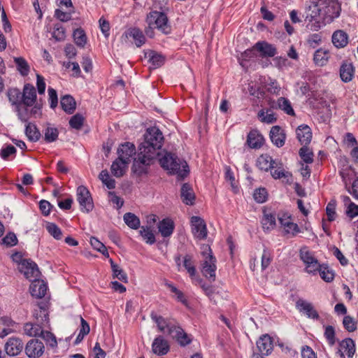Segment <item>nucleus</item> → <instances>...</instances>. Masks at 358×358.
I'll return each instance as SVG.
<instances>
[{
	"label": "nucleus",
	"instance_id": "nucleus-1",
	"mask_svg": "<svg viewBox=\"0 0 358 358\" xmlns=\"http://www.w3.org/2000/svg\"><path fill=\"white\" fill-rule=\"evenodd\" d=\"M163 142V134L157 127L147 129L144 141L138 146L137 156L134 159L132 171L135 174L142 176L148 173L149 167L155 162Z\"/></svg>",
	"mask_w": 358,
	"mask_h": 358
},
{
	"label": "nucleus",
	"instance_id": "nucleus-2",
	"mask_svg": "<svg viewBox=\"0 0 358 358\" xmlns=\"http://www.w3.org/2000/svg\"><path fill=\"white\" fill-rule=\"evenodd\" d=\"M338 0H313L306 17V27L316 31L327 23H331L340 15Z\"/></svg>",
	"mask_w": 358,
	"mask_h": 358
},
{
	"label": "nucleus",
	"instance_id": "nucleus-3",
	"mask_svg": "<svg viewBox=\"0 0 358 358\" xmlns=\"http://www.w3.org/2000/svg\"><path fill=\"white\" fill-rule=\"evenodd\" d=\"M150 317L156 322L160 331L165 332L166 330L168 334L176 338L180 345L185 346L191 343L189 336L180 326L172 324L154 312L151 313Z\"/></svg>",
	"mask_w": 358,
	"mask_h": 358
},
{
	"label": "nucleus",
	"instance_id": "nucleus-4",
	"mask_svg": "<svg viewBox=\"0 0 358 358\" xmlns=\"http://www.w3.org/2000/svg\"><path fill=\"white\" fill-rule=\"evenodd\" d=\"M159 162L163 169L171 174L177 175L179 180L184 179L189 173L187 163L171 152H166L159 159Z\"/></svg>",
	"mask_w": 358,
	"mask_h": 358
},
{
	"label": "nucleus",
	"instance_id": "nucleus-5",
	"mask_svg": "<svg viewBox=\"0 0 358 358\" xmlns=\"http://www.w3.org/2000/svg\"><path fill=\"white\" fill-rule=\"evenodd\" d=\"M145 21L150 28H155L162 34L167 35L171 32V26L168 17L164 12L157 10L150 11L146 17Z\"/></svg>",
	"mask_w": 358,
	"mask_h": 358
},
{
	"label": "nucleus",
	"instance_id": "nucleus-6",
	"mask_svg": "<svg viewBox=\"0 0 358 358\" xmlns=\"http://www.w3.org/2000/svg\"><path fill=\"white\" fill-rule=\"evenodd\" d=\"M208 252L203 251L202 252L204 257V261L202 264V273L208 278L210 281L215 280V271H216V258L213 255L210 248L208 247Z\"/></svg>",
	"mask_w": 358,
	"mask_h": 358
},
{
	"label": "nucleus",
	"instance_id": "nucleus-7",
	"mask_svg": "<svg viewBox=\"0 0 358 358\" xmlns=\"http://www.w3.org/2000/svg\"><path fill=\"white\" fill-rule=\"evenodd\" d=\"M255 50L259 52L261 57H273L277 54V50L273 45L262 41L256 43L252 49L245 51V55L251 57Z\"/></svg>",
	"mask_w": 358,
	"mask_h": 358
},
{
	"label": "nucleus",
	"instance_id": "nucleus-8",
	"mask_svg": "<svg viewBox=\"0 0 358 358\" xmlns=\"http://www.w3.org/2000/svg\"><path fill=\"white\" fill-rule=\"evenodd\" d=\"M192 232L195 238L203 240L207 238L208 230L206 222L199 216H192L190 218Z\"/></svg>",
	"mask_w": 358,
	"mask_h": 358
},
{
	"label": "nucleus",
	"instance_id": "nucleus-9",
	"mask_svg": "<svg viewBox=\"0 0 358 358\" xmlns=\"http://www.w3.org/2000/svg\"><path fill=\"white\" fill-rule=\"evenodd\" d=\"M278 220L281 227L284 229L285 235H287L289 237H294L301 232L298 224L292 221L291 216L289 214H279Z\"/></svg>",
	"mask_w": 358,
	"mask_h": 358
},
{
	"label": "nucleus",
	"instance_id": "nucleus-10",
	"mask_svg": "<svg viewBox=\"0 0 358 358\" xmlns=\"http://www.w3.org/2000/svg\"><path fill=\"white\" fill-rule=\"evenodd\" d=\"M20 271L29 280H36L41 275L37 264L30 259H22L21 261Z\"/></svg>",
	"mask_w": 358,
	"mask_h": 358
},
{
	"label": "nucleus",
	"instance_id": "nucleus-11",
	"mask_svg": "<svg viewBox=\"0 0 358 358\" xmlns=\"http://www.w3.org/2000/svg\"><path fill=\"white\" fill-rule=\"evenodd\" d=\"M44 349L43 342L38 339H31L24 347L25 353L30 358H37L42 356Z\"/></svg>",
	"mask_w": 358,
	"mask_h": 358
},
{
	"label": "nucleus",
	"instance_id": "nucleus-12",
	"mask_svg": "<svg viewBox=\"0 0 358 358\" xmlns=\"http://www.w3.org/2000/svg\"><path fill=\"white\" fill-rule=\"evenodd\" d=\"M24 348L22 340L17 337L9 338L5 344L4 349L9 356H17Z\"/></svg>",
	"mask_w": 358,
	"mask_h": 358
},
{
	"label": "nucleus",
	"instance_id": "nucleus-13",
	"mask_svg": "<svg viewBox=\"0 0 358 358\" xmlns=\"http://www.w3.org/2000/svg\"><path fill=\"white\" fill-rule=\"evenodd\" d=\"M136 153L135 145L129 142H126L117 149L118 159L122 162H127L131 161V158Z\"/></svg>",
	"mask_w": 358,
	"mask_h": 358
},
{
	"label": "nucleus",
	"instance_id": "nucleus-14",
	"mask_svg": "<svg viewBox=\"0 0 358 358\" xmlns=\"http://www.w3.org/2000/svg\"><path fill=\"white\" fill-rule=\"evenodd\" d=\"M90 199V191L88 189L80 185L77 188L76 191V199L79 203L80 208L83 212L88 213L90 209L87 208V205L90 203L88 201Z\"/></svg>",
	"mask_w": 358,
	"mask_h": 358
},
{
	"label": "nucleus",
	"instance_id": "nucleus-15",
	"mask_svg": "<svg viewBox=\"0 0 358 358\" xmlns=\"http://www.w3.org/2000/svg\"><path fill=\"white\" fill-rule=\"evenodd\" d=\"M22 103L26 106H31L36 101V92L33 85L27 83L22 92Z\"/></svg>",
	"mask_w": 358,
	"mask_h": 358
},
{
	"label": "nucleus",
	"instance_id": "nucleus-16",
	"mask_svg": "<svg viewBox=\"0 0 358 358\" xmlns=\"http://www.w3.org/2000/svg\"><path fill=\"white\" fill-rule=\"evenodd\" d=\"M355 352V345L352 339L345 338L339 344V348L337 354L340 358H345V353L348 357H352Z\"/></svg>",
	"mask_w": 358,
	"mask_h": 358
},
{
	"label": "nucleus",
	"instance_id": "nucleus-17",
	"mask_svg": "<svg viewBox=\"0 0 358 358\" xmlns=\"http://www.w3.org/2000/svg\"><path fill=\"white\" fill-rule=\"evenodd\" d=\"M296 308L307 315L308 317L312 319H318L319 315L316 310L314 308L312 303L303 300L299 299L296 303Z\"/></svg>",
	"mask_w": 358,
	"mask_h": 358
},
{
	"label": "nucleus",
	"instance_id": "nucleus-18",
	"mask_svg": "<svg viewBox=\"0 0 358 358\" xmlns=\"http://www.w3.org/2000/svg\"><path fill=\"white\" fill-rule=\"evenodd\" d=\"M296 137L303 146H307L312 140L311 129L306 124H301L296 130Z\"/></svg>",
	"mask_w": 358,
	"mask_h": 358
},
{
	"label": "nucleus",
	"instance_id": "nucleus-19",
	"mask_svg": "<svg viewBox=\"0 0 358 358\" xmlns=\"http://www.w3.org/2000/svg\"><path fill=\"white\" fill-rule=\"evenodd\" d=\"M257 347L263 355H269L273 348V341L268 335H263L257 341Z\"/></svg>",
	"mask_w": 358,
	"mask_h": 358
},
{
	"label": "nucleus",
	"instance_id": "nucleus-20",
	"mask_svg": "<svg viewBox=\"0 0 358 358\" xmlns=\"http://www.w3.org/2000/svg\"><path fill=\"white\" fill-rule=\"evenodd\" d=\"M31 281L32 282L30 285L31 294L38 299L45 296L48 288L46 284L38 278Z\"/></svg>",
	"mask_w": 358,
	"mask_h": 358
},
{
	"label": "nucleus",
	"instance_id": "nucleus-21",
	"mask_svg": "<svg viewBox=\"0 0 358 358\" xmlns=\"http://www.w3.org/2000/svg\"><path fill=\"white\" fill-rule=\"evenodd\" d=\"M270 138L272 143L278 148H281L285 142V134L279 126H273L270 131Z\"/></svg>",
	"mask_w": 358,
	"mask_h": 358
},
{
	"label": "nucleus",
	"instance_id": "nucleus-22",
	"mask_svg": "<svg viewBox=\"0 0 358 358\" xmlns=\"http://www.w3.org/2000/svg\"><path fill=\"white\" fill-rule=\"evenodd\" d=\"M152 351L157 355H164L169 350V345L162 336L157 337L152 343Z\"/></svg>",
	"mask_w": 358,
	"mask_h": 358
},
{
	"label": "nucleus",
	"instance_id": "nucleus-23",
	"mask_svg": "<svg viewBox=\"0 0 358 358\" xmlns=\"http://www.w3.org/2000/svg\"><path fill=\"white\" fill-rule=\"evenodd\" d=\"M180 196L182 202L186 205H193L195 200L194 192L191 186L187 183H184L181 187Z\"/></svg>",
	"mask_w": 358,
	"mask_h": 358
},
{
	"label": "nucleus",
	"instance_id": "nucleus-24",
	"mask_svg": "<svg viewBox=\"0 0 358 358\" xmlns=\"http://www.w3.org/2000/svg\"><path fill=\"white\" fill-rule=\"evenodd\" d=\"M262 224L264 231H271L276 226L275 215L271 212L268 211L266 209H264Z\"/></svg>",
	"mask_w": 358,
	"mask_h": 358
},
{
	"label": "nucleus",
	"instance_id": "nucleus-25",
	"mask_svg": "<svg viewBox=\"0 0 358 358\" xmlns=\"http://www.w3.org/2000/svg\"><path fill=\"white\" fill-rule=\"evenodd\" d=\"M174 228V222L169 218L163 219L158 224L159 231L163 237L170 236L173 234Z\"/></svg>",
	"mask_w": 358,
	"mask_h": 358
},
{
	"label": "nucleus",
	"instance_id": "nucleus-26",
	"mask_svg": "<svg viewBox=\"0 0 358 358\" xmlns=\"http://www.w3.org/2000/svg\"><path fill=\"white\" fill-rule=\"evenodd\" d=\"M275 162L273 158L267 155H261L257 160V166L261 170L268 171L275 167Z\"/></svg>",
	"mask_w": 358,
	"mask_h": 358
},
{
	"label": "nucleus",
	"instance_id": "nucleus-27",
	"mask_svg": "<svg viewBox=\"0 0 358 358\" xmlns=\"http://www.w3.org/2000/svg\"><path fill=\"white\" fill-rule=\"evenodd\" d=\"M264 143V137L257 131H251L247 138L248 146L253 149H258L262 147Z\"/></svg>",
	"mask_w": 358,
	"mask_h": 358
},
{
	"label": "nucleus",
	"instance_id": "nucleus-28",
	"mask_svg": "<svg viewBox=\"0 0 358 358\" xmlns=\"http://www.w3.org/2000/svg\"><path fill=\"white\" fill-rule=\"evenodd\" d=\"M60 105L62 108L68 114H73L76 108L74 98L69 94L61 97Z\"/></svg>",
	"mask_w": 358,
	"mask_h": 358
},
{
	"label": "nucleus",
	"instance_id": "nucleus-29",
	"mask_svg": "<svg viewBox=\"0 0 358 358\" xmlns=\"http://www.w3.org/2000/svg\"><path fill=\"white\" fill-rule=\"evenodd\" d=\"M348 34L342 30L336 31L333 34L332 42L334 45L337 48L345 47L348 44Z\"/></svg>",
	"mask_w": 358,
	"mask_h": 358
},
{
	"label": "nucleus",
	"instance_id": "nucleus-30",
	"mask_svg": "<svg viewBox=\"0 0 358 358\" xmlns=\"http://www.w3.org/2000/svg\"><path fill=\"white\" fill-rule=\"evenodd\" d=\"M354 68L351 63L345 62L340 69V76L343 81L347 83L352 79Z\"/></svg>",
	"mask_w": 358,
	"mask_h": 358
},
{
	"label": "nucleus",
	"instance_id": "nucleus-31",
	"mask_svg": "<svg viewBox=\"0 0 358 358\" xmlns=\"http://www.w3.org/2000/svg\"><path fill=\"white\" fill-rule=\"evenodd\" d=\"M25 134L28 139L32 142L38 141L41 136V132L36 124L31 122H28L26 125Z\"/></svg>",
	"mask_w": 358,
	"mask_h": 358
},
{
	"label": "nucleus",
	"instance_id": "nucleus-32",
	"mask_svg": "<svg viewBox=\"0 0 358 358\" xmlns=\"http://www.w3.org/2000/svg\"><path fill=\"white\" fill-rule=\"evenodd\" d=\"M7 96L12 106H16L20 104H23L22 92L19 89H9L7 92Z\"/></svg>",
	"mask_w": 358,
	"mask_h": 358
},
{
	"label": "nucleus",
	"instance_id": "nucleus-33",
	"mask_svg": "<svg viewBox=\"0 0 358 358\" xmlns=\"http://www.w3.org/2000/svg\"><path fill=\"white\" fill-rule=\"evenodd\" d=\"M43 330L40 324L26 323L24 326V333L29 336H40Z\"/></svg>",
	"mask_w": 358,
	"mask_h": 358
},
{
	"label": "nucleus",
	"instance_id": "nucleus-34",
	"mask_svg": "<svg viewBox=\"0 0 358 358\" xmlns=\"http://www.w3.org/2000/svg\"><path fill=\"white\" fill-rule=\"evenodd\" d=\"M128 163L120 160L118 158L113 162L111 166V172L116 177H121L124 175Z\"/></svg>",
	"mask_w": 358,
	"mask_h": 358
},
{
	"label": "nucleus",
	"instance_id": "nucleus-35",
	"mask_svg": "<svg viewBox=\"0 0 358 358\" xmlns=\"http://www.w3.org/2000/svg\"><path fill=\"white\" fill-rule=\"evenodd\" d=\"M113 275L114 278H117L120 281L127 283L128 278L127 273L116 264L114 263L112 259H110Z\"/></svg>",
	"mask_w": 358,
	"mask_h": 358
},
{
	"label": "nucleus",
	"instance_id": "nucleus-36",
	"mask_svg": "<svg viewBox=\"0 0 358 358\" xmlns=\"http://www.w3.org/2000/svg\"><path fill=\"white\" fill-rule=\"evenodd\" d=\"M329 53L328 51L319 49L314 54L313 60L316 65L322 66L325 65L329 59Z\"/></svg>",
	"mask_w": 358,
	"mask_h": 358
},
{
	"label": "nucleus",
	"instance_id": "nucleus-37",
	"mask_svg": "<svg viewBox=\"0 0 358 358\" xmlns=\"http://www.w3.org/2000/svg\"><path fill=\"white\" fill-rule=\"evenodd\" d=\"M125 224L133 229H137L140 227L141 222L139 218L132 213H127L123 217Z\"/></svg>",
	"mask_w": 358,
	"mask_h": 358
},
{
	"label": "nucleus",
	"instance_id": "nucleus-38",
	"mask_svg": "<svg viewBox=\"0 0 358 358\" xmlns=\"http://www.w3.org/2000/svg\"><path fill=\"white\" fill-rule=\"evenodd\" d=\"M14 62L17 71L22 76H26L29 74L30 67L27 62L23 57H14Z\"/></svg>",
	"mask_w": 358,
	"mask_h": 358
},
{
	"label": "nucleus",
	"instance_id": "nucleus-39",
	"mask_svg": "<svg viewBox=\"0 0 358 358\" xmlns=\"http://www.w3.org/2000/svg\"><path fill=\"white\" fill-rule=\"evenodd\" d=\"M139 233L146 243L152 245L155 243L156 239L150 227L142 226Z\"/></svg>",
	"mask_w": 358,
	"mask_h": 358
},
{
	"label": "nucleus",
	"instance_id": "nucleus-40",
	"mask_svg": "<svg viewBox=\"0 0 358 358\" xmlns=\"http://www.w3.org/2000/svg\"><path fill=\"white\" fill-rule=\"evenodd\" d=\"M44 141L46 143H52L55 141L59 136L58 129L55 127L48 126L43 131Z\"/></svg>",
	"mask_w": 358,
	"mask_h": 358
},
{
	"label": "nucleus",
	"instance_id": "nucleus-41",
	"mask_svg": "<svg viewBox=\"0 0 358 358\" xmlns=\"http://www.w3.org/2000/svg\"><path fill=\"white\" fill-rule=\"evenodd\" d=\"M129 36L135 41L137 47H141L145 42V38L142 31L137 28H133L129 30Z\"/></svg>",
	"mask_w": 358,
	"mask_h": 358
},
{
	"label": "nucleus",
	"instance_id": "nucleus-42",
	"mask_svg": "<svg viewBox=\"0 0 358 358\" xmlns=\"http://www.w3.org/2000/svg\"><path fill=\"white\" fill-rule=\"evenodd\" d=\"M28 107L24 104L15 106V111L17 113V117L22 122H27L29 119Z\"/></svg>",
	"mask_w": 358,
	"mask_h": 358
},
{
	"label": "nucleus",
	"instance_id": "nucleus-43",
	"mask_svg": "<svg viewBox=\"0 0 358 358\" xmlns=\"http://www.w3.org/2000/svg\"><path fill=\"white\" fill-rule=\"evenodd\" d=\"M278 107L284 110L287 114L290 115H294V111L288 99L284 97H280L277 101Z\"/></svg>",
	"mask_w": 358,
	"mask_h": 358
},
{
	"label": "nucleus",
	"instance_id": "nucleus-44",
	"mask_svg": "<svg viewBox=\"0 0 358 358\" xmlns=\"http://www.w3.org/2000/svg\"><path fill=\"white\" fill-rule=\"evenodd\" d=\"M84 121V117L81 114L77 113L71 117L69 125L72 129L80 130L83 126Z\"/></svg>",
	"mask_w": 358,
	"mask_h": 358
},
{
	"label": "nucleus",
	"instance_id": "nucleus-45",
	"mask_svg": "<svg viewBox=\"0 0 358 358\" xmlns=\"http://www.w3.org/2000/svg\"><path fill=\"white\" fill-rule=\"evenodd\" d=\"M48 232L56 240H60L62 238V231L61 229L55 223L48 222L46 224Z\"/></svg>",
	"mask_w": 358,
	"mask_h": 358
},
{
	"label": "nucleus",
	"instance_id": "nucleus-46",
	"mask_svg": "<svg viewBox=\"0 0 358 358\" xmlns=\"http://www.w3.org/2000/svg\"><path fill=\"white\" fill-rule=\"evenodd\" d=\"M73 38L77 45L83 47L87 42V36L82 29H77L73 31Z\"/></svg>",
	"mask_w": 358,
	"mask_h": 358
},
{
	"label": "nucleus",
	"instance_id": "nucleus-47",
	"mask_svg": "<svg viewBox=\"0 0 358 358\" xmlns=\"http://www.w3.org/2000/svg\"><path fill=\"white\" fill-rule=\"evenodd\" d=\"M40 337H41L50 348H54L57 346L56 337L52 332L43 330Z\"/></svg>",
	"mask_w": 358,
	"mask_h": 358
},
{
	"label": "nucleus",
	"instance_id": "nucleus-48",
	"mask_svg": "<svg viewBox=\"0 0 358 358\" xmlns=\"http://www.w3.org/2000/svg\"><path fill=\"white\" fill-rule=\"evenodd\" d=\"M299 154L301 159L306 164H311L313 162V152L307 146L300 148Z\"/></svg>",
	"mask_w": 358,
	"mask_h": 358
},
{
	"label": "nucleus",
	"instance_id": "nucleus-49",
	"mask_svg": "<svg viewBox=\"0 0 358 358\" xmlns=\"http://www.w3.org/2000/svg\"><path fill=\"white\" fill-rule=\"evenodd\" d=\"M99 178L108 189H114L115 181L108 174L107 171H102L99 174Z\"/></svg>",
	"mask_w": 358,
	"mask_h": 358
},
{
	"label": "nucleus",
	"instance_id": "nucleus-50",
	"mask_svg": "<svg viewBox=\"0 0 358 358\" xmlns=\"http://www.w3.org/2000/svg\"><path fill=\"white\" fill-rule=\"evenodd\" d=\"M149 61L152 64V67L153 69H157L162 66L164 64L165 59L162 55L151 52Z\"/></svg>",
	"mask_w": 358,
	"mask_h": 358
},
{
	"label": "nucleus",
	"instance_id": "nucleus-51",
	"mask_svg": "<svg viewBox=\"0 0 358 358\" xmlns=\"http://www.w3.org/2000/svg\"><path fill=\"white\" fill-rule=\"evenodd\" d=\"M258 117L262 122L271 124L276 121V117L273 113L265 112L264 110H261L258 113Z\"/></svg>",
	"mask_w": 358,
	"mask_h": 358
},
{
	"label": "nucleus",
	"instance_id": "nucleus-52",
	"mask_svg": "<svg viewBox=\"0 0 358 358\" xmlns=\"http://www.w3.org/2000/svg\"><path fill=\"white\" fill-rule=\"evenodd\" d=\"M91 246H92L97 251L100 252L106 257H109V253L106 247L94 237H91Z\"/></svg>",
	"mask_w": 358,
	"mask_h": 358
},
{
	"label": "nucleus",
	"instance_id": "nucleus-53",
	"mask_svg": "<svg viewBox=\"0 0 358 358\" xmlns=\"http://www.w3.org/2000/svg\"><path fill=\"white\" fill-rule=\"evenodd\" d=\"M300 259L303 261V262L307 265L308 264H310L316 259L311 254V252L308 250L307 248L303 247L300 250Z\"/></svg>",
	"mask_w": 358,
	"mask_h": 358
},
{
	"label": "nucleus",
	"instance_id": "nucleus-54",
	"mask_svg": "<svg viewBox=\"0 0 358 358\" xmlns=\"http://www.w3.org/2000/svg\"><path fill=\"white\" fill-rule=\"evenodd\" d=\"M34 316L36 317L38 323L43 324L44 322H48V313L46 310L41 306L39 307L38 310H35Z\"/></svg>",
	"mask_w": 358,
	"mask_h": 358
},
{
	"label": "nucleus",
	"instance_id": "nucleus-55",
	"mask_svg": "<svg viewBox=\"0 0 358 358\" xmlns=\"http://www.w3.org/2000/svg\"><path fill=\"white\" fill-rule=\"evenodd\" d=\"M81 324L82 327L80 330V332L75 341V344H78L84 338L85 335H86L88 332H90V326L87 321H85L83 318L81 317Z\"/></svg>",
	"mask_w": 358,
	"mask_h": 358
},
{
	"label": "nucleus",
	"instance_id": "nucleus-56",
	"mask_svg": "<svg viewBox=\"0 0 358 358\" xmlns=\"http://www.w3.org/2000/svg\"><path fill=\"white\" fill-rule=\"evenodd\" d=\"M268 196L267 191L265 188L257 189L254 194V199L259 203H264L266 201Z\"/></svg>",
	"mask_w": 358,
	"mask_h": 358
},
{
	"label": "nucleus",
	"instance_id": "nucleus-57",
	"mask_svg": "<svg viewBox=\"0 0 358 358\" xmlns=\"http://www.w3.org/2000/svg\"><path fill=\"white\" fill-rule=\"evenodd\" d=\"M320 277L326 282H331L334 280V273L328 267L322 266L319 270Z\"/></svg>",
	"mask_w": 358,
	"mask_h": 358
},
{
	"label": "nucleus",
	"instance_id": "nucleus-58",
	"mask_svg": "<svg viewBox=\"0 0 358 358\" xmlns=\"http://www.w3.org/2000/svg\"><path fill=\"white\" fill-rule=\"evenodd\" d=\"M183 266L187 271L188 273L191 277H193L196 274V268L192 261V258L189 255H186L184 257Z\"/></svg>",
	"mask_w": 358,
	"mask_h": 358
},
{
	"label": "nucleus",
	"instance_id": "nucleus-59",
	"mask_svg": "<svg viewBox=\"0 0 358 358\" xmlns=\"http://www.w3.org/2000/svg\"><path fill=\"white\" fill-rule=\"evenodd\" d=\"M2 243L7 247H12L17 244V238L13 232L8 233L5 237L1 239Z\"/></svg>",
	"mask_w": 358,
	"mask_h": 358
},
{
	"label": "nucleus",
	"instance_id": "nucleus-60",
	"mask_svg": "<svg viewBox=\"0 0 358 358\" xmlns=\"http://www.w3.org/2000/svg\"><path fill=\"white\" fill-rule=\"evenodd\" d=\"M271 260L272 257L271 252L268 250L264 249L261 257V266L262 271L268 268L271 262Z\"/></svg>",
	"mask_w": 358,
	"mask_h": 358
},
{
	"label": "nucleus",
	"instance_id": "nucleus-61",
	"mask_svg": "<svg viewBox=\"0 0 358 358\" xmlns=\"http://www.w3.org/2000/svg\"><path fill=\"white\" fill-rule=\"evenodd\" d=\"M16 152L17 150L13 145H7L1 150L0 156L3 159L7 160L10 156L15 155Z\"/></svg>",
	"mask_w": 358,
	"mask_h": 358
},
{
	"label": "nucleus",
	"instance_id": "nucleus-62",
	"mask_svg": "<svg viewBox=\"0 0 358 358\" xmlns=\"http://www.w3.org/2000/svg\"><path fill=\"white\" fill-rule=\"evenodd\" d=\"M52 36L57 41H61V40L64 39V38L66 36L65 29L62 24H55Z\"/></svg>",
	"mask_w": 358,
	"mask_h": 358
},
{
	"label": "nucleus",
	"instance_id": "nucleus-63",
	"mask_svg": "<svg viewBox=\"0 0 358 358\" xmlns=\"http://www.w3.org/2000/svg\"><path fill=\"white\" fill-rule=\"evenodd\" d=\"M343 324L344 327L350 332L355 331L357 329L356 322L353 318L349 315L343 318Z\"/></svg>",
	"mask_w": 358,
	"mask_h": 358
},
{
	"label": "nucleus",
	"instance_id": "nucleus-64",
	"mask_svg": "<svg viewBox=\"0 0 358 358\" xmlns=\"http://www.w3.org/2000/svg\"><path fill=\"white\" fill-rule=\"evenodd\" d=\"M326 212L328 220L331 222L336 219V202L330 201L326 208Z\"/></svg>",
	"mask_w": 358,
	"mask_h": 358
}]
</instances>
